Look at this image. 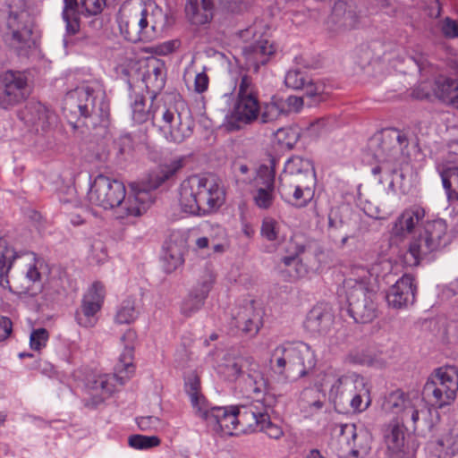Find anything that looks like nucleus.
Wrapping results in <instances>:
<instances>
[{"label":"nucleus","instance_id":"32","mask_svg":"<svg viewBox=\"0 0 458 458\" xmlns=\"http://www.w3.org/2000/svg\"><path fill=\"white\" fill-rule=\"evenodd\" d=\"M246 59L255 69L266 64L276 53V47L268 39L261 38L243 50Z\"/></svg>","mask_w":458,"mask_h":458},{"label":"nucleus","instance_id":"59","mask_svg":"<svg viewBox=\"0 0 458 458\" xmlns=\"http://www.w3.org/2000/svg\"><path fill=\"white\" fill-rule=\"evenodd\" d=\"M185 392L191 401L196 402L197 395L200 394V380L194 372L188 375L184 384Z\"/></svg>","mask_w":458,"mask_h":458},{"label":"nucleus","instance_id":"29","mask_svg":"<svg viewBox=\"0 0 458 458\" xmlns=\"http://www.w3.org/2000/svg\"><path fill=\"white\" fill-rule=\"evenodd\" d=\"M166 68L163 60L155 57L148 58L143 81L147 89L156 95L165 84Z\"/></svg>","mask_w":458,"mask_h":458},{"label":"nucleus","instance_id":"33","mask_svg":"<svg viewBox=\"0 0 458 458\" xmlns=\"http://www.w3.org/2000/svg\"><path fill=\"white\" fill-rule=\"evenodd\" d=\"M329 21L335 26L336 30H350L357 27L358 16L347 3L338 1L333 7Z\"/></svg>","mask_w":458,"mask_h":458},{"label":"nucleus","instance_id":"44","mask_svg":"<svg viewBox=\"0 0 458 458\" xmlns=\"http://www.w3.org/2000/svg\"><path fill=\"white\" fill-rule=\"evenodd\" d=\"M63 19L66 22V30L69 34H75L80 28L79 21L74 16L78 7L77 0H64Z\"/></svg>","mask_w":458,"mask_h":458},{"label":"nucleus","instance_id":"27","mask_svg":"<svg viewBox=\"0 0 458 458\" xmlns=\"http://www.w3.org/2000/svg\"><path fill=\"white\" fill-rule=\"evenodd\" d=\"M333 324L334 315L331 310L324 305H317L308 313L304 327L311 334L326 335Z\"/></svg>","mask_w":458,"mask_h":458},{"label":"nucleus","instance_id":"2","mask_svg":"<svg viewBox=\"0 0 458 458\" xmlns=\"http://www.w3.org/2000/svg\"><path fill=\"white\" fill-rule=\"evenodd\" d=\"M390 268L391 264L386 259L374 263L370 268L354 267L352 276L344 280L343 289L348 302V312L356 322L369 323L376 318L374 282Z\"/></svg>","mask_w":458,"mask_h":458},{"label":"nucleus","instance_id":"61","mask_svg":"<svg viewBox=\"0 0 458 458\" xmlns=\"http://www.w3.org/2000/svg\"><path fill=\"white\" fill-rule=\"evenodd\" d=\"M442 182L447 194L450 196L452 185L454 184L455 188L453 191L454 194L458 199V168H450L445 173L441 174Z\"/></svg>","mask_w":458,"mask_h":458},{"label":"nucleus","instance_id":"48","mask_svg":"<svg viewBox=\"0 0 458 458\" xmlns=\"http://www.w3.org/2000/svg\"><path fill=\"white\" fill-rule=\"evenodd\" d=\"M183 263V257L181 250L176 247L169 246L163 256L164 269L167 273H172Z\"/></svg>","mask_w":458,"mask_h":458},{"label":"nucleus","instance_id":"6","mask_svg":"<svg viewBox=\"0 0 458 458\" xmlns=\"http://www.w3.org/2000/svg\"><path fill=\"white\" fill-rule=\"evenodd\" d=\"M270 363L277 373L295 379L307 376L315 368L317 360L307 344L286 341L272 351Z\"/></svg>","mask_w":458,"mask_h":458},{"label":"nucleus","instance_id":"56","mask_svg":"<svg viewBox=\"0 0 458 458\" xmlns=\"http://www.w3.org/2000/svg\"><path fill=\"white\" fill-rule=\"evenodd\" d=\"M191 403L193 408L195 415L201 418L208 423L209 417L213 411V407L209 405L205 396L202 394H200L197 395V401H191Z\"/></svg>","mask_w":458,"mask_h":458},{"label":"nucleus","instance_id":"15","mask_svg":"<svg viewBox=\"0 0 458 458\" xmlns=\"http://www.w3.org/2000/svg\"><path fill=\"white\" fill-rule=\"evenodd\" d=\"M362 376L356 372L344 373L334 368H327L318 376L316 385L335 404L344 405V400Z\"/></svg>","mask_w":458,"mask_h":458},{"label":"nucleus","instance_id":"8","mask_svg":"<svg viewBox=\"0 0 458 458\" xmlns=\"http://www.w3.org/2000/svg\"><path fill=\"white\" fill-rule=\"evenodd\" d=\"M136 335L132 330L126 331L121 337L122 342L126 343L123 352L120 354L118 362L114 367V375L106 374L94 376L89 379L87 386L97 400L96 403H101L107 398L114 390V381L123 385L134 372L133 346Z\"/></svg>","mask_w":458,"mask_h":458},{"label":"nucleus","instance_id":"36","mask_svg":"<svg viewBox=\"0 0 458 458\" xmlns=\"http://www.w3.org/2000/svg\"><path fill=\"white\" fill-rule=\"evenodd\" d=\"M370 403L369 387L366 379L361 377L355 385V388L352 389V394L344 400V404L349 403L353 411L361 412L368 409Z\"/></svg>","mask_w":458,"mask_h":458},{"label":"nucleus","instance_id":"53","mask_svg":"<svg viewBox=\"0 0 458 458\" xmlns=\"http://www.w3.org/2000/svg\"><path fill=\"white\" fill-rule=\"evenodd\" d=\"M308 74L300 69H293L287 72L284 83L287 87L293 89H301L309 81Z\"/></svg>","mask_w":458,"mask_h":458},{"label":"nucleus","instance_id":"54","mask_svg":"<svg viewBox=\"0 0 458 458\" xmlns=\"http://www.w3.org/2000/svg\"><path fill=\"white\" fill-rule=\"evenodd\" d=\"M275 197V189L258 188L253 194V201L259 208L268 209L272 207Z\"/></svg>","mask_w":458,"mask_h":458},{"label":"nucleus","instance_id":"50","mask_svg":"<svg viewBox=\"0 0 458 458\" xmlns=\"http://www.w3.org/2000/svg\"><path fill=\"white\" fill-rule=\"evenodd\" d=\"M206 299L207 298L202 297L196 292L191 291L182 303L181 310L182 314L191 316L202 308Z\"/></svg>","mask_w":458,"mask_h":458},{"label":"nucleus","instance_id":"55","mask_svg":"<svg viewBox=\"0 0 458 458\" xmlns=\"http://www.w3.org/2000/svg\"><path fill=\"white\" fill-rule=\"evenodd\" d=\"M283 114V109L276 102L265 103L260 109L259 116L263 123H267L277 120Z\"/></svg>","mask_w":458,"mask_h":458},{"label":"nucleus","instance_id":"49","mask_svg":"<svg viewBox=\"0 0 458 458\" xmlns=\"http://www.w3.org/2000/svg\"><path fill=\"white\" fill-rule=\"evenodd\" d=\"M346 212V208L336 207L330 209L328 214V230L331 233L343 230L347 225Z\"/></svg>","mask_w":458,"mask_h":458},{"label":"nucleus","instance_id":"39","mask_svg":"<svg viewBox=\"0 0 458 458\" xmlns=\"http://www.w3.org/2000/svg\"><path fill=\"white\" fill-rule=\"evenodd\" d=\"M216 282V274L212 265L206 263L200 269L197 284L192 291L202 297L208 298L209 292Z\"/></svg>","mask_w":458,"mask_h":458},{"label":"nucleus","instance_id":"14","mask_svg":"<svg viewBox=\"0 0 458 458\" xmlns=\"http://www.w3.org/2000/svg\"><path fill=\"white\" fill-rule=\"evenodd\" d=\"M374 155L389 172H394L397 167L409 163L411 155L406 134L396 129L387 130Z\"/></svg>","mask_w":458,"mask_h":458},{"label":"nucleus","instance_id":"62","mask_svg":"<svg viewBox=\"0 0 458 458\" xmlns=\"http://www.w3.org/2000/svg\"><path fill=\"white\" fill-rule=\"evenodd\" d=\"M346 361L352 364L359 365H373L374 359L369 353L368 351L364 350H354L348 353L346 356Z\"/></svg>","mask_w":458,"mask_h":458},{"label":"nucleus","instance_id":"26","mask_svg":"<svg viewBox=\"0 0 458 458\" xmlns=\"http://www.w3.org/2000/svg\"><path fill=\"white\" fill-rule=\"evenodd\" d=\"M184 162L185 157H180L171 160L168 164L158 166L148 174L141 187L133 189V191H147L151 194L150 191L158 188L163 182L181 170L184 165ZM150 196L152 197V195Z\"/></svg>","mask_w":458,"mask_h":458},{"label":"nucleus","instance_id":"52","mask_svg":"<svg viewBox=\"0 0 458 458\" xmlns=\"http://www.w3.org/2000/svg\"><path fill=\"white\" fill-rule=\"evenodd\" d=\"M437 444L442 448L446 455H454L458 453V428H454L450 432L439 438Z\"/></svg>","mask_w":458,"mask_h":458},{"label":"nucleus","instance_id":"11","mask_svg":"<svg viewBox=\"0 0 458 458\" xmlns=\"http://www.w3.org/2000/svg\"><path fill=\"white\" fill-rule=\"evenodd\" d=\"M447 242L445 221L443 219L428 221L424 225L422 232L411 238L404 262L408 266H418L425 257L440 250Z\"/></svg>","mask_w":458,"mask_h":458},{"label":"nucleus","instance_id":"7","mask_svg":"<svg viewBox=\"0 0 458 458\" xmlns=\"http://www.w3.org/2000/svg\"><path fill=\"white\" fill-rule=\"evenodd\" d=\"M14 264L20 270L13 278L11 288L13 292L30 302L36 310L47 305V300L43 292L42 262L36 259L33 253H26L16 257Z\"/></svg>","mask_w":458,"mask_h":458},{"label":"nucleus","instance_id":"31","mask_svg":"<svg viewBox=\"0 0 458 458\" xmlns=\"http://www.w3.org/2000/svg\"><path fill=\"white\" fill-rule=\"evenodd\" d=\"M289 250L292 251L293 254L284 257L282 262L284 267L288 268L290 276L294 279L305 276L308 274L309 268L299 256L305 252L306 246L299 242L297 238H292Z\"/></svg>","mask_w":458,"mask_h":458},{"label":"nucleus","instance_id":"41","mask_svg":"<svg viewBox=\"0 0 458 458\" xmlns=\"http://www.w3.org/2000/svg\"><path fill=\"white\" fill-rule=\"evenodd\" d=\"M138 314L135 300L128 298L118 307L114 321L117 324H130L137 318Z\"/></svg>","mask_w":458,"mask_h":458},{"label":"nucleus","instance_id":"37","mask_svg":"<svg viewBox=\"0 0 458 458\" xmlns=\"http://www.w3.org/2000/svg\"><path fill=\"white\" fill-rule=\"evenodd\" d=\"M434 93L443 102L458 108V79L439 77L435 81Z\"/></svg>","mask_w":458,"mask_h":458},{"label":"nucleus","instance_id":"5","mask_svg":"<svg viewBox=\"0 0 458 458\" xmlns=\"http://www.w3.org/2000/svg\"><path fill=\"white\" fill-rule=\"evenodd\" d=\"M381 408L387 414L398 416L400 422L406 423L417 434L426 435L434 428L431 408L427 407L418 394L393 391L385 396Z\"/></svg>","mask_w":458,"mask_h":458},{"label":"nucleus","instance_id":"16","mask_svg":"<svg viewBox=\"0 0 458 458\" xmlns=\"http://www.w3.org/2000/svg\"><path fill=\"white\" fill-rule=\"evenodd\" d=\"M259 365L251 357L229 358L220 366V372L229 379L236 378L241 373L246 372L244 392L254 394L257 397L267 390V382L259 369Z\"/></svg>","mask_w":458,"mask_h":458},{"label":"nucleus","instance_id":"38","mask_svg":"<svg viewBox=\"0 0 458 458\" xmlns=\"http://www.w3.org/2000/svg\"><path fill=\"white\" fill-rule=\"evenodd\" d=\"M276 160L271 158L268 165H261L252 177L255 189H275Z\"/></svg>","mask_w":458,"mask_h":458},{"label":"nucleus","instance_id":"18","mask_svg":"<svg viewBox=\"0 0 458 458\" xmlns=\"http://www.w3.org/2000/svg\"><path fill=\"white\" fill-rule=\"evenodd\" d=\"M30 94V86L25 72L9 70L0 73V108L10 109Z\"/></svg>","mask_w":458,"mask_h":458},{"label":"nucleus","instance_id":"10","mask_svg":"<svg viewBox=\"0 0 458 458\" xmlns=\"http://www.w3.org/2000/svg\"><path fill=\"white\" fill-rule=\"evenodd\" d=\"M260 109L256 86L252 79L244 74L238 84L233 108L225 115L224 125L228 131H238L257 121Z\"/></svg>","mask_w":458,"mask_h":458},{"label":"nucleus","instance_id":"13","mask_svg":"<svg viewBox=\"0 0 458 458\" xmlns=\"http://www.w3.org/2000/svg\"><path fill=\"white\" fill-rule=\"evenodd\" d=\"M152 122L157 125L165 138L174 143H181L192 133V120L184 105L177 106H157L153 110Z\"/></svg>","mask_w":458,"mask_h":458},{"label":"nucleus","instance_id":"20","mask_svg":"<svg viewBox=\"0 0 458 458\" xmlns=\"http://www.w3.org/2000/svg\"><path fill=\"white\" fill-rule=\"evenodd\" d=\"M267 391L258 397L254 394H246L254 400L249 405L237 406L239 433L259 430L261 419L272 410L270 405L265 403L267 400V396L264 397Z\"/></svg>","mask_w":458,"mask_h":458},{"label":"nucleus","instance_id":"3","mask_svg":"<svg viewBox=\"0 0 458 458\" xmlns=\"http://www.w3.org/2000/svg\"><path fill=\"white\" fill-rule=\"evenodd\" d=\"M225 198L222 182L213 174L191 175L181 183L180 206L184 213L190 215L213 213L224 204Z\"/></svg>","mask_w":458,"mask_h":458},{"label":"nucleus","instance_id":"64","mask_svg":"<svg viewBox=\"0 0 458 458\" xmlns=\"http://www.w3.org/2000/svg\"><path fill=\"white\" fill-rule=\"evenodd\" d=\"M442 34L448 38H458V23L456 21L446 17L439 22Z\"/></svg>","mask_w":458,"mask_h":458},{"label":"nucleus","instance_id":"1","mask_svg":"<svg viewBox=\"0 0 458 458\" xmlns=\"http://www.w3.org/2000/svg\"><path fill=\"white\" fill-rule=\"evenodd\" d=\"M90 204L104 209L115 208L117 219L140 216L151 204L147 191H133L126 197L124 184L102 174L98 175L88 191Z\"/></svg>","mask_w":458,"mask_h":458},{"label":"nucleus","instance_id":"46","mask_svg":"<svg viewBox=\"0 0 458 458\" xmlns=\"http://www.w3.org/2000/svg\"><path fill=\"white\" fill-rule=\"evenodd\" d=\"M300 133L296 128L284 127L275 132V140L282 147L292 148L296 144Z\"/></svg>","mask_w":458,"mask_h":458},{"label":"nucleus","instance_id":"21","mask_svg":"<svg viewBox=\"0 0 458 458\" xmlns=\"http://www.w3.org/2000/svg\"><path fill=\"white\" fill-rule=\"evenodd\" d=\"M7 27L11 33L10 44L13 47L22 50L32 45V23L26 12L10 13Z\"/></svg>","mask_w":458,"mask_h":458},{"label":"nucleus","instance_id":"4","mask_svg":"<svg viewBox=\"0 0 458 458\" xmlns=\"http://www.w3.org/2000/svg\"><path fill=\"white\" fill-rule=\"evenodd\" d=\"M316 174L310 159L299 156L290 157L279 176L278 192L287 203L302 208L313 199Z\"/></svg>","mask_w":458,"mask_h":458},{"label":"nucleus","instance_id":"60","mask_svg":"<svg viewBox=\"0 0 458 458\" xmlns=\"http://www.w3.org/2000/svg\"><path fill=\"white\" fill-rule=\"evenodd\" d=\"M269 412L267 411L265 418L261 419L259 431L265 432L270 438L279 439L283 436V430L280 426L271 421Z\"/></svg>","mask_w":458,"mask_h":458},{"label":"nucleus","instance_id":"45","mask_svg":"<svg viewBox=\"0 0 458 458\" xmlns=\"http://www.w3.org/2000/svg\"><path fill=\"white\" fill-rule=\"evenodd\" d=\"M16 259L15 251L7 245L4 239L0 238V280L4 279V276L10 269L13 262Z\"/></svg>","mask_w":458,"mask_h":458},{"label":"nucleus","instance_id":"58","mask_svg":"<svg viewBox=\"0 0 458 458\" xmlns=\"http://www.w3.org/2000/svg\"><path fill=\"white\" fill-rule=\"evenodd\" d=\"M49 339V333L46 328L33 329L30 335V346L34 351H40L46 347Z\"/></svg>","mask_w":458,"mask_h":458},{"label":"nucleus","instance_id":"40","mask_svg":"<svg viewBox=\"0 0 458 458\" xmlns=\"http://www.w3.org/2000/svg\"><path fill=\"white\" fill-rule=\"evenodd\" d=\"M260 234L268 242H282L285 238L281 223L271 216L263 218Z\"/></svg>","mask_w":458,"mask_h":458},{"label":"nucleus","instance_id":"28","mask_svg":"<svg viewBox=\"0 0 458 458\" xmlns=\"http://www.w3.org/2000/svg\"><path fill=\"white\" fill-rule=\"evenodd\" d=\"M263 310L256 307L254 301H248L243 308L237 313V326L241 327L242 331L251 335H255L263 325Z\"/></svg>","mask_w":458,"mask_h":458},{"label":"nucleus","instance_id":"42","mask_svg":"<svg viewBox=\"0 0 458 458\" xmlns=\"http://www.w3.org/2000/svg\"><path fill=\"white\" fill-rule=\"evenodd\" d=\"M157 107V106H151V109H147L144 97L136 95L131 104L132 120L137 123H143L149 119L152 120L153 110Z\"/></svg>","mask_w":458,"mask_h":458},{"label":"nucleus","instance_id":"30","mask_svg":"<svg viewBox=\"0 0 458 458\" xmlns=\"http://www.w3.org/2000/svg\"><path fill=\"white\" fill-rule=\"evenodd\" d=\"M144 16L147 21L146 32L150 35L149 41L160 36L171 24L167 13L154 4H144Z\"/></svg>","mask_w":458,"mask_h":458},{"label":"nucleus","instance_id":"51","mask_svg":"<svg viewBox=\"0 0 458 458\" xmlns=\"http://www.w3.org/2000/svg\"><path fill=\"white\" fill-rule=\"evenodd\" d=\"M129 445L139 450L158 446L161 440L157 436L132 435L128 439Z\"/></svg>","mask_w":458,"mask_h":458},{"label":"nucleus","instance_id":"43","mask_svg":"<svg viewBox=\"0 0 458 458\" xmlns=\"http://www.w3.org/2000/svg\"><path fill=\"white\" fill-rule=\"evenodd\" d=\"M230 242L226 230L220 225H212L208 236L198 238L196 246L199 249H205L209 243Z\"/></svg>","mask_w":458,"mask_h":458},{"label":"nucleus","instance_id":"35","mask_svg":"<svg viewBox=\"0 0 458 458\" xmlns=\"http://www.w3.org/2000/svg\"><path fill=\"white\" fill-rule=\"evenodd\" d=\"M185 13L193 24L208 23L213 16V3L211 0H187Z\"/></svg>","mask_w":458,"mask_h":458},{"label":"nucleus","instance_id":"23","mask_svg":"<svg viewBox=\"0 0 458 458\" xmlns=\"http://www.w3.org/2000/svg\"><path fill=\"white\" fill-rule=\"evenodd\" d=\"M207 424L214 431L221 432L224 435L239 434L237 406L213 407V411Z\"/></svg>","mask_w":458,"mask_h":458},{"label":"nucleus","instance_id":"9","mask_svg":"<svg viewBox=\"0 0 458 458\" xmlns=\"http://www.w3.org/2000/svg\"><path fill=\"white\" fill-rule=\"evenodd\" d=\"M63 108L66 114L90 118L93 125L106 122L108 117V105L104 100V93L89 85H82L68 92Z\"/></svg>","mask_w":458,"mask_h":458},{"label":"nucleus","instance_id":"24","mask_svg":"<svg viewBox=\"0 0 458 458\" xmlns=\"http://www.w3.org/2000/svg\"><path fill=\"white\" fill-rule=\"evenodd\" d=\"M415 293L412 276L405 274L389 288L386 298L389 306L402 309L414 302Z\"/></svg>","mask_w":458,"mask_h":458},{"label":"nucleus","instance_id":"34","mask_svg":"<svg viewBox=\"0 0 458 458\" xmlns=\"http://www.w3.org/2000/svg\"><path fill=\"white\" fill-rule=\"evenodd\" d=\"M404 424L398 420H394L384 428V441L387 450L392 454L391 456H403V448L404 446L405 434L403 427Z\"/></svg>","mask_w":458,"mask_h":458},{"label":"nucleus","instance_id":"19","mask_svg":"<svg viewBox=\"0 0 458 458\" xmlns=\"http://www.w3.org/2000/svg\"><path fill=\"white\" fill-rule=\"evenodd\" d=\"M106 291L99 282H94L84 293L80 307L75 313L77 323L83 327H95L98 313L104 303Z\"/></svg>","mask_w":458,"mask_h":458},{"label":"nucleus","instance_id":"57","mask_svg":"<svg viewBox=\"0 0 458 458\" xmlns=\"http://www.w3.org/2000/svg\"><path fill=\"white\" fill-rule=\"evenodd\" d=\"M180 46L181 41L179 39H171L151 46L147 48L146 52L158 55H167L177 50Z\"/></svg>","mask_w":458,"mask_h":458},{"label":"nucleus","instance_id":"12","mask_svg":"<svg viewBox=\"0 0 458 458\" xmlns=\"http://www.w3.org/2000/svg\"><path fill=\"white\" fill-rule=\"evenodd\" d=\"M458 391V369L454 366L441 367L432 373L422 390L427 407L441 409L450 405Z\"/></svg>","mask_w":458,"mask_h":458},{"label":"nucleus","instance_id":"63","mask_svg":"<svg viewBox=\"0 0 458 458\" xmlns=\"http://www.w3.org/2000/svg\"><path fill=\"white\" fill-rule=\"evenodd\" d=\"M301 89L304 90L306 98H314L315 101L324 100L325 86L321 83H315L311 79H309V81Z\"/></svg>","mask_w":458,"mask_h":458},{"label":"nucleus","instance_id":"47","mask_svg":"<svg viewBox=\"0 0 458 458\" xmlns=\"http://www.w3.org/2000/svg\"><path fill=\"white\" fill-rule=\"evenodd\" d=\"M356 437H357L356 428L353 424H344V425L341 426L339 441L346 442V444L351 448V451H350L351 454L354 457H358L360 454H367V449L360 450V449L356 448L355 445H352V442H354Z\"/></svg>","mask_w":458,"mask_h":458},{"label":"nucleus","instance_id":"22","mask_svg":"<svg viewBox=\"0 0 458 458\" xmlns=\"http://www.w3.org/2000/svg\"><path fill=\"white\" fill-rule=\"evenodd\" d=\"M425 210L420 206H411L405 208L394 220L390 230L394 239L403 240L413 234L423 225Z\"/></svg>","mask_w":458,"mask_h":458},{"label":"nucleus","instance_id":"17","mask_svg":"<svg viewBox=\"0 0 458 458\" xmlns=\"http://www.w3.org/2000/svg\"><path fill=\"white\" fill-rule=\"evenodd\" d=\"M117 23L121 34L131 42H149L150 35L146 32L147 21L144 16V4L140 0L124 3L118 13Z\"/></svg>","mask_w":458,"mask_h":458},{"label":"nucleus","instance_id":"25","mask_svg":"<svg viewBox=\"0 0 458 458\" xmlns=\"http://www.w3.org/2000/svg\"><path fill=\"white\" fill-rule=\"evenodd\" d=\"M21 120L36 131H47L55 121V115L44 104L37 101L28 103L21 112Z\"/></svg>","mask_w":458,"mask_h":458}]
</instances>
